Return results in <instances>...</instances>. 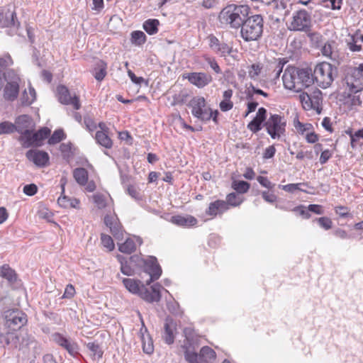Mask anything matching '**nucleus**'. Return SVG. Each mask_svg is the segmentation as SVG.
Listing matches in <instances>:
<instances>
[{
	"label": "nucleus",
	"instance_id": "bb28decb",
	"mask_svg": "<svg viewBox=\"0 0 363 363\" xmlns=\"http://www.w3.org/2000/svg\"><path fill=\"white\" fill-rule=\"evenodd\" d=\"M171 222L177 225L182 227L194 226L197 223V220L192 216H174L171 218Z\"/></svg>",
	"mask_w": 363,
	"mask_h": 363
},
{
	"label": "nucleus",
	"instance_id": "c756f323",
	"mask_svg": "<svg viewBox=\"0 0 363 363\" xmlns=\"http://www.w3.org/2000/svg\"><path fill=\"white\" fill-rule=\"evenodd\" d=\"M19 85L6 83L4 89V97L8 101H14L18 95Z\"/></svg>",
	"mask_w": 363,
	"mask_h": 363
},
{
	"label": "nucleus",
	"instance_id": "4c0bfd02",
	"mask_svg": "<svg viewBox=\"0 0 363 363\" xmlns=\"http://www.w3.org/2000/svg\"><path fill=\"white\" fill-rule=\"evenodd\" d=\"M136 246L134 240L131 238H128L126 240L119 245V250L123 253L130 254L135 250Z\"/></svg>",
	"mask_w": 363,
	"mask_h": 363
},
{
	"label": "nucleus",
	"instance_id": "09e8293b",
	"mask_svg": "<svg viewBox=\"0 0 363 363\" xmlns=\"http://www.w3.org/2000/svg\"><path fill=\"white\" fill-rule=\"evenodd\" d=\"M262 67L260 64H252L248 70L249 77L252 79H257V77L261 73Z\"/></svg>",
	"mask_w": 363,
	"mask_h": 363
},
{
	"label": "nucleus",
	"instance_id": "aec40b11",
	"mask_svg": "<svg viewBox=\"0 0 363 363\" xmlns=\"http://www.w3.org/2000/svg\"><path fill=\"white\" fill-rule=\"evenodd\" d=\"M186 78L199 88L204 87L212 81L211 76L203 72H191L188 74Z\"/></svg>",
	"mask_w": 363,
	"mask_h": 363
},
{
	"label": "nucleus",
	"instance_id": "c9c22d12",
	"mask_svg": "<svg viewBox=\"0 0 363 363\" xmlns=\"http://www.w3.org/2000/svg\"><path fill=\"white\" fill-rule=\"evenodd\" d=\"M96 140L99 145L105 147L106 148H111L112 147V141L111 138L104 131L96 132Z\"/></svg>",
	"mask_w": 363,
	"mask_h": 363
},
{
	"label": "nucleus",
	"instance_id": "dca6fc26",
	"mask_svg": "<svg viewBox=\"0 0 363 363\" xmlns=\"http://www.w3.org/2000/svg\"><path fill=\"white\" fill-rule=\"evenodd\" d=\"M161 288L162 286L159 284H155L150 288H147L143 284L138 296L148 303L158 302L161 299Z\"/></svg>",
	"mask_w": 363,
	"mask_h": 363
},
{
	"label": "nucleus",
	"instance_id": "f257e3e1",
	"mask_svg": "<svg viewBox=\"0 0 363 363\" xmlns=\"http://www.w3.org/2000/svg\"><path fill=\"white\" fill-rule=\"evenodd\" d=\"M282 80L286 89L299 92L313 83V77L311 69L288 66L284 70Z\"/></svg>",
	"mask_w": 363,
	"mask_h": 363
},
{
	"label": "nucleus",
	"instance_id": "3c124183",
	"mask_svg": "<svg viewBox=\"0 0 363 363\" xmlns=\"http://www.w3.org/2000/svg\"><path fill=\"white\" fill-rule=\"evenodd\" d=\"M14 124L9 122H3L0 123V135L11 133L15 131Z\"/></svg>",
	"mask_w": 363,
	"mask_h": 363
},
{
	"label": "nucleus",
	"instance_id": "4d7b16f0",
	"mask_svg": "<svg viewBox=\"0 0 363 363\" xmlns=\"http://www.w3.org/2000/svg\"><path fill=\"white\" fill-rule=\"evenodd\" d=\"M38 190L37 186L34 184H27L23 187V193L28 196H33Z\"/></svg>",
	"mask_w": 363,
	"mask_h": 363
},
{
	"label": "nucleus",
	"instance_id": "774afa93",
	"mask_svg": "<svg viewBox=\"0 0 363 363\" xmlns=\"http://www.w3.org/2000/svg\"><path fill=\"white\" fill-rule=\"evenodd\" d=\"M75 294L74 287L72 284H69L66 286L63 297L70 298L73 297Z\"/></svg>",
	"mask_w": 363,
	"mask_h": 363
},
{
	"label": "nucleus",
	"instance_id": "6ab92c4d",
	"mask_svg": "<svg viewBox=\"0 0 363 363\" xmlns=\"http://www.w3.org/2000/svg\"><path fill=\"white\" fill-rule=\"evenodd\" d=\"M267 111L261 107L258 109L256 116L247 125V128L254 133L259 132L262 128V124L267 121Z\"/></svg>",
	"mask_w": 363,
	"mask_h": 363
},
{
	"label": "nucleus",
	"instance_id": "7ed1b4c3",
	"mask_svg": "<svg viewBox=\"0 0 363 363\" xmlns=\"http://www.w3.org/2000/svg\"><path fill=\"white\" fill-rule=\"evenodd\" d=\"M264 21L261 15L247 16L240 28V35L246 42L259 40L263 33Z\"/></svg>",
	"mask_w": 363,
	"mask_h": 363
},
{
	"label": "nucleus",
	"instance_id": "0e129e2a",
	"mask_svg": "<svg viewBox=\"0 0 363 363\" xmlns=\"http://www.w3.org/2000/svg\"><path fill=\"white\" fill-rule=\"evenodd\" d=\"M276 152V149L273 145H271L266 148L263 153V157L264 159H270L272 158Z\"/></svg>",
	"mask_w": 363,
	"mask_h": 363
},
{
	"label": "nucleus",
	"instance_id": "603ef678",
	"mask_svg": "<svg viewBox=\"0 0 363 363\" xmlns=\"http://www.w3.org/2000/svg\"><path fill=\"white\" fill-rule=\"evenodd\" d=\"M101 240L103 245L109 251H111L114 248L113 241L111 236L102 234Z\"/></svg>",
	"mask_w": 363,
	"mask_h": 363
},
{
	"label": "nucleus",
	"instance_id": "412c9836",
	"mask_svg": "<svg viewBox=\"0 0 363 363\" xmlns=\"http://www.w3.org/2000/svg\"><path fill=\"white\" fill-rule=\"evenodd\" d=\"M26 157L30 161L39 167L45 166L49 161L48 154L46 152L38 150H28L26 152Z\"/></svg>",
	"mask_w": 363,
	"mask_h": 363
},
{
	"label": "nucleus",
	"instance_id": "052dcab7",
	"mask_svg": "<svg viewBox=\"0 0 363 363\" xmlns=\"http://www.w3.org/2000/svg\"><path fill=\"white\" fill-rule=\"evenodd\" d=\"M333 152L329 150H325L322 151L320 157V163L321 164H325L329 159L332 157Z\"/></svg>",
	"mask_w": 363,
	"mask_h": 363
},
{
	"label": "nucleus",
	"instance_id": "69168bd1",
	"mask_svg": "<svg viewBox=\"0 0 363 363\" xmlns=\"http://www.w3.org/2000/svg\"><path fill=\"white\" fill-rule=\"evenodd\" d=\"M128 75L131 81L135 84H140L144 82V79L141 77H137L131 70H128Z\"/></svg>",
	"mask_w": 363,
	"mask_h": 363
},
{
	"label": "nucleus",
	"instance_id": "0eeeda50",
	"mask_svg": "<svg viewBox=\"0 0 363 363\" xmlns=\"http://www.w3.org/2000/svg\"><path fill=\"white\" fill-rule=\"evenodd\" d=\"M5 329L18 331L26 324L27 315L18 309H9L4 313Z\"/></svg>",
	"mask_w": 363,
	"mask_h": 363
},
{
	"label": "nucleus",
	"instance_id": "13d9d810",
	"mask_svg": "<svg viewBox=\"0 0 363 363\" xmlns=\"http://www.w3.org/2000/svg\"><path fill=\"white\" fill-rule=\"evenodd\" d=\"M57 203L60 206L63 208H67L69 206L74 207L70 199L66 196L59 197L57 199Z\"/></svg>",
	"mask_w": 363,
	"mask_h": 363
},
{
	"label": "nucleus",
	"instance_id": "39448f33",
	"mask_svg": "<svg viewBox=\"0 0 363 363\" xmlns=\"http://www.w3.org/2000/svg\"><path fill=\"white\" fill-rule=\"evenodd\" d=\"M33 342V337L27 334L23 335L21 333L18 331H12L7 330L6 333H0V347L9 348L23 349L28 347Z\"/></svg>",
	"mask_w": 363,
	"mask_h": 363
},
{
	"label": "nucleus",
	"instance_id": "2f4dec72",
	"mask_svg": "<svg viewBox=\"0 0 363 363\" xmlns=\"http://www.w3.org/2000/svg\"><path fill=\"white\" fill-rule=\"evenodd\" d=\"M106 68L107 65L104 61L99 60L96 63V67L94 68V76L97 81L100 82L104 79L106 75Z\"/></svg>",
	"mask_w": 363,
	"mask_h": 363
},
{
	"label": "nucleus",
	"instance_id": "f03ea898",
	"mask_svg": "<svg viewBox=\"0 0 363 363\" xmlns=\"http://www.w3.org/2000/svg\"><path fill=\"white\" fill-rule=\"evenodd\" d=\"M250 12L247 5L229 4L223 8L218 15L221 24L232 28H239Z\"/></svg>",
	"mask_w": 363,
	"mask_h": 363
},
{
	"label": "nucleus",
	"instance_id": "b1692460",
	"mask_svg": "<svg viewBox=\"0 0 363 363\" xmlns=\"http://www.w3.org/2000/svg\"><path fill=\"white\" fill-rule=\"evenodd\" d=\"M228 209L227 203L223 200H216L209 204L208 208L206 211L208 216H216L218 214H221Z\"/></svg>",
	"mask_w": 363,
	"mask_h": 363
},
{
	"label": "nucleus",
	"instance_id": "5701e85b",
	"mask_svg": "<svg viewBox=\"0 0 363 363\" xmlns=\"http://www.w3.org/2000/svg\"><path fill=\"white\" fill-rule=\"evenodd\" d=\"M54 340L60 346L64 347L71 355H74L77 353V345L71 341L70 340L65 337L59 333L54 335Z\"/></svg>",
	"mask_w": 363,
	"mask_h": 363
},
{
	"label": "nucleus",
	"instance_id": "ddd939ff",
	"mask_svg": "<svg viewBox=\"0 0 363 363\" xmlns=\"http://www.w3.org/2000/svg\"><path fill=\"white\" fill-rule=\"evenodd\" d=\"M50 133V130L48 128H43L35 133L30 130L26 133L25 136H21L20 140L26 147L30 146L40 147L43 141L46 139Z\"/></svg>",
	"mask_w": 363,
	"mask_h": 363
},
{
	"label": "nucleus",
	"instance_id": "a211bd4d",
	"mask_svg": "<svg viewBox=\"0 0 363 363\" xmlns=\"http://www.w3.org/2000/svg\"><path fill=\"white\" fill-rule=\"evenodd\" d=\"M16 13L8 10L5 13H0V27L10 28L12 32H16L20 23L16 20Z\"/></svg>",
	"mask_w": 363,
	"mask_h": 363
},
{
	"label": "nucleus",
	"instance_id": "a19ab883",
	"mask_svg": "<svg viewBox=\"0 0 363 363\" xmlns=\"http://www.w3.org/2000/svg\"><path fill=\"white\" fill-rule=\"evenodd\" d=\"M146 41V35L143 31L135 30L131 33V42L137 45H141Z\"/></svg>",
	"mask_w": 363,
	"mask_h": 363
},
{
	"label": "nucleus",
	"instance_id": "6e6d98bb",
	"mask_svg": "<svg viewBox=\"0 0 363 363\" xmlns=\"http://www.w3.org/2000/svg\"><path fill=\"white\" fill-rule=\"evenodd\" d=\"M301 185H306L305 183H298V184H289L286 185L280 186L279 187L281 188V189L284 190L287 192L293 193L296 190H300L299 186Z\"/></svg>",
	"mask_w": 363,
	"mask_h": 363
},
{
	"label": "nucleus",
	"instance_id": "9b49d317",
	"mask_svg": "<svg viewBox=\"0 0 363 363\" xmlns=\"http://www.w3.org/2000/svg\"><path fill=\"white\" fill-rule=\"evenodd\" d=\"M271 17L277 22L284 21L291 9L290 0H272L268 3Z\"/></svg>",
	"mask_w": 363,
	"mask_h": 363
},
{
	"label": "nucleus",
	"instance_id": "a18cd8bd",
	"mask_svg": "<svg viewBox=\"0 0 363 363\" xmlns=\"http://www.w3.org/2000/svg\"><path fill=\"white\" fill-rule=\"evenodd\" d=\"M118 259L121 262V271L124 275L132 276L134 274L135 271L132 267L127 264V262H123L124 258L121 256H118Z\"/></svg>",
	"mask_w": 363,
	"mask_h": 363
},
{
	"label": "nucleus",
	"instance_id": "e433bc0d",
	"mask_svg": "<svg viewBox=\"0 0 363 363\" xmlns=\"http://www.w3.org/2000/svg\"><path fill=\"white\" fill-rule=\"evenodd\" d=\"M4 77L8 84L19 85L21 79L13 69H8L4 73Z\"/></svg>",
	"mask_w": 363,
	"mask_h": 363
},
{
	"label": "nucleus",
	"instance_id": "f3484780",
	"mask_svg": "<svg viewBox=\"0 0 363 363\" xmlns=\"http://www.w3.org/2000/svg\"><path fill=\"white\" fill-rule=\"evenodd\" d=\"M209 45L216 54L220 57H226L231 55L233 48L224 42H220L215 36L209 37Z\"/></svg>",
	"mask_w": 363,
	"mask_h": 363
},
{
	"label": "nucleus",
	"instance_id": "c85d7f7f",
	"mask_svg": "<svg viewBox=\"0 0 363 363\" xmlns=\"http://www.w3.org/2000/svg\"><path fill=\"white\" fill-rule=\"evenodd\" d=\"M122 282L129 292L138 295L141 290V286L143 284L140 280L130 278H123Z\"/></svg>",
	"mask_w": 363,
	"mask_h": 363
},
{
	"label": "nucleus",
	"instance_id": "72a5a7b5",
	"mask_svg": "<svg viewBox=\"0 0 363 363\" xmlns=\"http://www.w3.org/2000/svg\"><path fill=\"white\" fill-rule=\"evenodd\" d=\"M0 276L6 279L10 282H13L16 280V274L9 265H3L0 268Z\"/></svg>",
	"mask_w": 363,
	"mask_h": 363
},
{
	"label": "nucleus",
	"instance_id": "473e14b6",
	"mask_svg": "<svg viewBox=\"0 0 363 363\" xmlns=\"http://www.w3.org/2000/svg\"><path fill=\"white\" fill-rule=\"evenodd\" d=\"M159 24L157 19H148L144 22L143 27L149 35H154L158 31Z\"/></svg>",
	"mask_w": 363,
	"mask_h": 363
},
{
	"label": "nucleus",
	"instance_id": "79ce46f5",
	"mask_svg": "<svg viewBox=\"0 0 363 363\" xmlns=\"http://www.w3.org/2000/svg\"><path fill=\"white\" fill-rule=\"evenodd\" d=\"M94 202L99 209H103L108 206L106 196L101 193H96L93 195Z\"/></svg>",
	"mask_w": 363,
	"mask_h": 363
},
{
	"label": "nucleus",
	"instance_id": "bf43d9fd",
	"mask_svg": "<svg viewBox=\"0 0 363 363\" xmlns=\"http://www.w3.org/2000/svg\"><path fill=\"white\" fill-rule=\"evenodd\" d=\"M258 182L264 187L267 188L269 189H272L274 184H273L267 177L259 176L257 178Z\"/></svg>",
	"mask_w": 363,
	"mask_h": 363
},
{
	"label": "nucleus",
	"instance_id": "cd10ccee",
	"mask_svg": "<svg viewBox=\"0 0 363 363\" xmlns=\"http://www.w3.org/2000/svg\"><path fill=\"white\" fill-rule=\"evenodd\" d=\"M321 52L323 56L329 57L332 60L335 61L337 57L335 42L331 40L325 43L321 48Z\"/></svg>",
	"mask_w": 363,
	"mask_h": 363
},
{
	"label": "nucleus",
	"instance_id": "338daca9",
	"mask_svg": "<svg viewBox=\"0 0 363 363\" xmlns=\"http://www.w3.org/2000/svg\"><path fill=\"white\" fill-rule=\"evenodd\" d=\"M219 106L222 111H228L232 109L233 106V103L231 101L223 100L220 103Z\"/></svg>",
	"mask_w": 363,
	"mask_h": 363
},
{
	"label": "nucleus",
	"instance_id": "e2e57ef3",
	"mask_svg": "<svg viewBox=\"0 0 363 363\" xmlns=\"http://www.w3.org/2000/svg\"><path fill=\"white\" fill-rule=\"evenodd\" d=\"M262 196L264 200L269 203H273L277 200V196L274 194H269L267 191H262Z\"/></svg>",
	"mask_w": 363,
	"mask_h": 363
},
{
	"label": "nucleus",
	"instance_id": "4be33fe9",
	"mask_svg": "<svg viewBox=\"0 0 363 363\" xmlns=\"http://www.w3.org/2000/svg\"><path fill=\"white\" fill-rule=\"evenodd\" d=\"M104 223L110 228L111 233L116 239H123L121 225L116 216L106 215L104 217Z\"/></svg>",
	"mask_w": 363,
	"mask_h": 363
},
{
	"label": "nucleus",
	"instance_id": "49530a36",
	"mask_svg": "<svg viewBox=\"0 0 363 363\" xmlns=\"http://www.w3.org/2000/svg\"><path fill=\"white\" fill-rule=\"evenodd\" d=\"M227 206H238L242 202V199L235 193H230L226 197Z\"/></svg>",
	"mask_w": 363,
	"mask_h": 363
},
{
	"label": "nucleus",
	"instance_id": "de8ad7c7",
	"mask_svg": "<svg viewBox=\"0 0 363 363\" xmlns=\"http://www.w3.org/2000/svg\"><path fill=\"white\" fill-rule=\"evenodd\" d=\"M65 138L62 130H56L48 140L50 145H55L60 143Z\"/></svg>",
	"mask_w": 363,
	"mask_h": 363
},
{
	"label": "nucleus",
	"instance_id": "7c9ffc66",
	"mask_svg": "<svg viewBox=\"0 0 363 363\" xmlns=\"http://www.w3.org/2000/svg\"><path fill=\"white\" fill-rule=\"evenodd\" d=\"M73 177L75 181L81 186H84L88 182V172L83 167H78L74 169Z\"/></svg>",
	"mask_w": 363,
	"mask_h": 363
},
{
	"label": "nucleus",
	"instance_id": "1a4fd4ad",
	"mask_svg": "<svg viewBox=\"0 0 363 363\" xmlns=\"http://www.w3.org/2000/svg\"><path fill=\"white\" fill-rule=\"evenodd\" d=\"M186 360L189 363H209L215 359L216 352L213 349L208 346L203 347L199 354L195 352V348H186L184 351Z\"/></svg>",
	"mask_w": 363,
	"mask_h": 363
},
{
	"label": "nucleus",
	"instance_id": "393cba45",
	"mask_svg": "<svg viewBox=\"0 0 363 363\" xmlns=\"http://www.w3.org/2000/svg\"><path fill=\"white\" fill-rule=\"evenodd\" d=\"M32 125L31 118L27 115L18 116L15 121V130L21 133V136H25L26 132H29V128Z\"/></svg>",
	"mask_w": 363,
	"mask_h": 363
},
{
	"label": "nucleus",
	"instance_id": "5fc2aeb1",
	"mask_svg": "<svg viewBox=\"0 0 363 363\" xmlns=\"http://www.w3.org/2000/svg\"><path fill=\"white\" fill-rule=\"evenodd\" d=\"M319 225L325 230H329L332 228V220L328 217H321L317 219Z\"/></svg>",
	"mask_w": 363,
	"mask_h": 363
},
{
	"label": "nucleus",
	"instance_id": "4468645a",
	"mask_svg": "<svg viewBox=\"0 0 363 363\" xmlns=\"http://www.w3.org/2000/svg\"><path fill=\"white\" fill-rule=\"evenodd\" d=\"M311 14L306 11L301 9L294 14L290 29L291 30L306 31L311 26Z\"/></svg>",
	"mask_w": 363,
	"mask_h": 363
},
{
	"label": "nucleus",
	"instance_id": "58836bf2",
	"mask_svg": "<svg viewBox=\"0 0 363 363\" xmlns=\"http://www.w3.org/2000/svg\"><path fill=\"white\" fill-rule=\"evenodd\" d=\"M35 99V91L33 87H29L28 92L25 90L23 92V95L21 97V101L23 105H30L31 104Z\"/></svg>",
	"mask_w": 363,
	"mask_h": 363
},
{
	"label": "nucleus",
	"instance_id": "2eb2a0df",
	"mask_svg": "<svg viewBox=\"0 0 363 363\" xmlns=\"http://www.w3.org/2000/svg\"><path fill=\"white\" fill-rule=\"evenodd\" d=\"M58 99L61 104L65 105H72L73 108L78 110L81 107L79 97L75 94L72 96L69 89L63 85H60L57 88Z\"/></svg>",
	"mask_w": 363,
	"mask_h": 363
},
{
	"label": "nucleus",
	"instance_id": "a878e982",
	"mask_svg": "<svg viewBox=\"0 0 363 363\" xmlns=\"http://www.w3.org/2000/svg\"><path fill=\"white\" fill-rule=\"evenodd\" d=\"M175 330L176 323L172 320L167 318L162 335V338L167 344L170 345L174 342Z\"/></svg>",
	"mask_w": 363,
	"mask_h": 363
},
{
	"label": "nucleus",
	"instance_id": "9d476101",
	"mask_svg": "<svg viewBox=\"0 0 363 363\" xmlns=\"http://www.w3.org/2000/svg\"><path fill=\"white\" fill-rule=\"evenodd\" d=\"M343 82L349 91L354 94L363 89V77L355 67H348L345 69Z\"/></svg>",
	"mask_w": 363,
	"mask_h": 363
},
{
	"label": "nucleus",
	"instance_id": "f8f14e48",
	"mask_svg": "<svg viewBox=\"0 0 363 363\" xmlns=\"http://www.w3.org/2000/svg\"><path fill=\"white\" fill-rule=\"evenodd\" d=\"M189 106L191 108L192 115L202 121H208L212 114L209 113L210 108L206 107V100L203 96H195L190 101Z\"/></svg>",
	"mask_w": 363,
	"mask_h": 363
},
{
	"label": "nucleus",
	"instance_id": "864d4df0",
	"mask_svg": "<svg viewBox=\"0 0 363 363\" xmlns=\"http://www.w3.org/2000/svg\"><path fill=\"white\" fill-rule=\"evenodd\" d=\"M13 64V60L10 55H4L0 57V72L4 70L6 67Z\"/></svg>",
	"mask_w": 363,
	"mask_h": 363
},
{
	"label": "nucleus",
	"instance_id": "f704fd0d",
	"mask_svg": "<svg viewBox=\"0 0 363 363\" xmlns=\"http://www.w3.org/2000/svg\"><path fill=\"white\" fill-rule=\"evenodd\" d=\"M184 334L186 341V342L184 343L183 346L184 351L186 350V348L192 349L194 347V345L195 343V340L194 330L191 328H186L184 330Z\"/></svg>",
	"mask_w": 363,
	"mask_h": 363
},
{
	"label": "nucleus",
	"instance_id": "20e7f679",
	"mask_svg": "<svg viewBox=\"0 0 363 363\" xmlns=\"http://www.w3.org/2000/svg\"><path fill=\"white\" fill-rule=\"evenodd\" d=\"M337 76V67L326 62L317 64L313 74V82L323 89L329 87Z\"/></svg>",
	"mask_w": 363,
	"mask_h": 363
},
{
	"label": "nucleus",
	"instance_id": "c03bdc74",
	"mask_svg": "<svg viewBox=\"0 0 363 363\" xmlns=\"http://www.w3.org/2000/svg\"><path fill=\"white\" fill-rule=\"evenodd\" d=\"M361 41L359 36L356 34L351 37V41L347 42V46L352 52H359L362 50V45L358 43Z\"/></svg>",
	"mask_w": 363,
	"mask_h": 363
},
{
	"label": "nucleus",
	"instance_id": "8fccbe9b",
	"mask_svg": "<svg viewBox=\"0 0 363 363\" xmlns=\"http://www.w3.org/2000/svg\"><path fill=\"white\" fill-rule=\"evenodd\" d=\"M300 101L305 109L312 108V100L310 95L306 92H303L299 95Z\"/></svg>",
	"mask_w": 363,
	"mask_h": 363
},
{
	"label": "nucleus",
	"instance_id": "37998d69",
	"mask_svg": "<svg viewBox=\"0 0 363 363\" xmlns=\"http://www.w3.org/2000/svg\"><path fill=\"white\" fill-rule=\"evenodd\" d=\"M250 184L245 181H234L232 187L238 193H246L250 189Z\"/></svg>",
	"mask_w": 363,
	"mask_h": 363
},
{
	"label": "nucleus",
	"instance_id": "ea45409f",
	"mask_svg": "<svg viewBox=\"0 0 363 363\" xmlns=\"http://www.w3.org/2000/svg\"><path fill=\"white\" fill-rule=\"evenodd\" d=\"M86 347L91 352V354L95 358L100 359L102 357L104 352L99 343L95 342H89L86 345Z\"/></svg>",
	"mask_w": 363,
	"mask_h": 363
},
{
	"label": "nucleus",
	"instance_id": "423d86ee",
	"mask_svg": "<svg viewBox=\"0 0 363 363\" xmlns=\"http://www.w3.org/2000/svg\"><path fill=\"white\" fill-rule=\"evenodd\" d=\"M130 262H138V265L150 275V279L147 281V285L154 280L158 279L162 274V269L155 257L151 256L143 259L134 256L130 257Z\"/></svg>",
	"mask_w": 363,
	"mask_h": 363
},
{
	"label": "nucleus",
	"instance_id": "680f3d73",
	"mask_svg": "<svg viewBox=\"0 0 363 363\" xmlns=\"http://www.w3.org/2000/svg\"><path fill=\"white\" fill-rule=\"evenodd\" d=\"M219 1L220 0H203L201 2V6L206 9H213L218 5Z\"/></svg>",
	"mask_w": 363,
	"mask_h": 363
},
{
	"label": "nucleus",
	"instance_id": "6e6552de",
	"mask_svg": "<svg viewBox=\"0 0 363 363\" xmlns=\"http://www.w3.org/2000/svg\"><path fill=\"white\" fill-rule=\"evenodd\" d=\"M263 126L272 138L279 139L285 133L286 120L279 114L270 113Z\"/></svg>",
	"mask_w": 363,
	"mask_h": 363
}]
</instances>
